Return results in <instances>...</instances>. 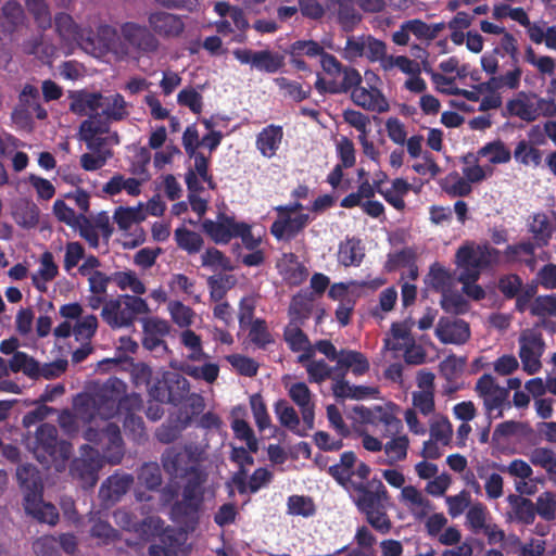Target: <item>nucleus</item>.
Listing matches in <instances>:
<instances>
[{
  "instance_id": "obj_1",
  "label": "nucleus",
  "mask_w": 556,
  "mask_h": 556,
  "mask_svg": "<svg viewBox=\"0 0 556 556\" xmlns=\"http://www.w3.org/2000/svg\"><path fill=\"white\" fill-rule=\"evenodd\" d=\"M371 469L358 462L353 451H345L340 460L328 468L332 479L350 493L358 511L366 517V521L379 533L387 534L392 522L387 514L389 493L382 481L378 478L369 479Z\"/></svg>"
},
{
  "instance_id": "obj_2",
  "label": "nucleus",
  "mask_w": 556,
  "mask_h": 556,
  "mask_svg": "<svg viewBox=\"0 0 556 556\" xmlns=\"http://www.w3.org/2000/svg\"><path fill=\"white\" fill-rule=\"evenodd\" d=\"M70 110L87 119L105 123L118 122L128 115L127 103L121 93L103 96L100 92L80 91L72 97Z\"/></svg>"
},
{
  "instance_id": "obj_3",
  "label": "nucleus",
  "mask_w": 556,
  "mask_h": 556,
  "mask_svg": "<svg viewBox=\"0 0 556 556\" xmlns=\"http://www.w3.org/2000/svg\"><path fill=\"white\" fill-rule=\"evenodd\" d=\"M27 450L42 465L49 467L56 462L64 463L72 453L71 443L59 438L54 425L40 424L33 434L25 438Z\"/></svg>"
},
{
  "instance_id": "obj_4",
  "label": "nucleus",
  "mask_w": 556,
  "mask_h": 556,
  "mask_svg": "<svg viewBox=\"0 0 556 556\" xmlns=\"http://www.w3.org/2000/svg\"><path fill=\"white\" fill-rule=\"evenodd\" d=\"M125 384L114 379L104 383L93 395L80 396L76 403L80 419L90 422L96 416L110 419L121 412V391Z\"/></svg>"
},
{
  "instance_id": "obj_5",
  "label": "nucleus",
  "mask_w": 556,
  "mask_h": 556,
  "mask_svg": "<svg viewBox=\"0 0 556 556\" xmlns=\"http://www.w3.org/2000/svg\"><path fill=\"white\" fill-rule=\"evenodd\" d=\"M161 465L163 470L173 478L206 482L207 473L190 445H174L165 448L161 455Z\"/></svg>"
},
{
  "instance_id": "obj_6",
  "label": "nucleus",
  "mask_w": 556,
  "mask_h": 556,
  "mask_svg": "<svg viewBox=\"0 0 556 556\" xmlns=\"http://www.w3.org/2000/svg\"><path fill=\"white\" fill-rule=\"evenodd\" d=\"M149 313V305L141 296L118 294L104 303L100 315L110 328L121 329L132 327L140 315Z\"/></svg>"
},
{
  "instance_id": "obj_7",
  "label": "nucleus",
  "mask_w": 556,
  "mask_h": 556,
  "mask_svg": "<svg viewBox=\"0 0 556 556\" xmlns=\"http://www.w3.org/2000/svg\"><path fill=\"white\" fill-rule=\"evenodd\" d=\"M204 484L205 482L192 480L185 482L181 500L176 501L170 509L172 517L176 522L186 526H194L199 522V514L204 503Z\"/></svg>"
},
{
  "instance_id": "obj_8",
  "label": "nucleus",
  "mask_w": 556,
  "mask_h": 556,
  "mask_svg": "<svg viewBox=\"0 0 556 556\" xmlns=\"http://www.w3.org/2000/svg\"><path fill=\"white\" fill-rule=\"evenodd\" d=\"M108 463L104 453L84 444L79 448V456L74 458L70 465V473L73 479L80 482L83 488H92L99 480V471Z\"/></svg>"
},
{
  "instance_id": "obj_9",
  "label": "nucleus",
  "mask_w": 556,
  "mask_h": 556,
  "mask_svg": "<svg viewBox=\"0 0 556 556\" xmlns=\"http://www.w3.org/2000/svg\"><path fill=\"white\" fill-rule=\"evenodd\" d=\"M84 439L101 446L104 458L110 465H118L125 454L124 441L119 427L109 422L103 429L89 427L84 432Z\"/></svg>"
},
{
  "instance_id": "obj_10",
  "label": "nucleus",
  "mask_w": 556,
  "mask_h": 556,
  "mask_svg": "<svg viewBox=\"0 0 556 556\" xmlns=\"http://www.w3.org/2000/svg\"><path fill=\"white\" fill-rule=\"evenodd\" d=\"M312 305L301 294L293 296L289 313L290 324L283 330V339L292 352H300L311 344L308 337L300 328L309 317Z\"/></svg>"
},
{
  "instance_id": "obj_11",
  "label": "nucleus",
  "mask_w": 556,
  "mask_h": 556,
  "mask_svg": "<svg viewBox=\"0 0 556 556\" xmlns=\"http://www.w3.org/2000/svg\"><path fill=\"white\" fill-rule=\"evenodd\" d=\"M479 397L483 400V405L489 419L502 418L504 406L509 407V390L500 387L492 375H482L475 387Z\"/></svg>"
},
{
  "instance_id": "obj_12",
  "label": "nucleus",
  "mask_w": 556,
  "mask_h": 556,
  "mask_svg": "<svg viewBox=\"0 0 556 556\" xmlns=\"http://www.w3.org/2000/svg\"><path fill=\"white\" fill-rule=\"evenodd\" d=\"M396 408L397 406L393 403L386 406L376 405L371 408L364 405H356L353 407V413L361 422L374 426L381 424L386 427V431L389 434L394 435L403 428L402 420L395 415Z\"/></svg>"
},
{
  "instance_id": "obj_13",
  "label": "nucleus",
  "mask_w": 556,
  "mask_h": 556,
  "mask_svg": "<svg viewBox=\"0 0 556 556\" xmlns=\"http://www.w3.org/2000/svg\"><path fill=\"white\" fill-rule=\"evenodd\" d=\"M232 54L241 64H249L260 72L273 74L283 66V58L269 50L253 51L238 48L233 50Z\"/></svg>"
},
{
  "instance_id": "obj_14",
  "label": "nucleus",
  "mask_w": 556,
  "mask_h": 556,
  "mask_svg": "<svg viewBox=\"0 0 556 556\" xmlns=\"http://www.w3.org/2000/svg\"><path fill=\"white\" fill-rule=\"evenodd\" d=\"M121 30L124 40L136 51L150 54L159 50L160 42L148 27L127 22L122 26Z\"/></svg>"
},
{
  "instance_id": "obj_15",
  "label": "nucleus",
  "mask_w": 556,
  "mask_h": 556,
  "mask_svg": "<svg viewBox=\"0 0 556 556\" xmlns=\"http://www.w3.org/2000/svg\"><path fill=\"white\" fill-rule=\"evenodd\" d=\"M311 222L308 214L300 213L295 216L277 213V218L270 226V233L278 241L290 242L301 233Z\"/></svg>"
},
{
  "instance_id": "obj_16",
  "label": "nucleus",
  "mask_w": 556,
  "mask_h": 556,
  "mask_svg": "<svg viewBox=\"0 0 556 556\" xmlns=\"http://www.w3.org/2000/svg\"><path fill=\"white\" fill-rule=\"evenodd\" d=\"M27 15L17 0H7L0 8V36L12 37L26 25Z\"/></svg>"
},
{
  "instance_id": "obj_17",
  "label": "nucleus",
  "mask_w": 556,
  "mask_h": 556,
  "mask_svg": "<svg viewBox=\"0 0 556 556\" xmlns=\"http://www.w3.org/2000/svg\"><path fill=\"white\" fill-rule=\"evenodd\" d=\"M519 357L523 365V370L529 375H534L541 368L540 357L544 351V341L541 334L531 333L520 337Z\"/></svg>"
},
{
  "instance_id": "obj_18",
  "label": "nucleus",
  "mask_w": 556,
  "mask_h": 556,
  "mask_svg": "<svg viewBox=\"0 0 556 556\" xmlns=\"http://www.w3.org/2000/svg\"><path fill=\"white\" fill-rule=\"evenodd\" d=\"M435 336L444 344H464L470 338L469 324L463 319L441 317L435 327Z\"/></svg>"
},
{
  "instance_id": "obj_19",
  "label": "nucleus",
  "mask_w": 556,
  "mask_h": 556,
  "mask_svg": "<svg viewBox=\"0 0 556 556\" xmlns=\"http://www.w3.org/2000/svg\"><path fill=\"white\" fill-rule=\"evenodd\" d=\"M240 222L224 213L218 215V220L205 219L202 223V230L217 244H226L236 238Z\"/></svg>"
},
{
  "instance_id": "obj_20",
  "label": "nucleus",
  "mask_w": 556,
  "mask_h": 556,
  "mask_svg": "<svg viewBox=\"0 0 556 556\" xmlns=\"http://www.w3.org/2000/svg\"><path fill=\"white\" fill-rule=\"evenodd\" d=\"M455 264L460 269L458 277L479 279L482 268L475 242L460 245L455 253Z\"/></svg>"
},
{
  "instance_id": "obj_21",
  "label": "nucleus",
  "mask_w": 556,
  "mask_h": 556,
  "mask_svg": "<svg viewBox=\"0 0 556 556\" xmlns=\"http://www.w3.org/2000/svg\"><path fill=\"white\" fill-rule=\"evenodd\" d=\"M148 22L153 31L164 38H177L185 30V23L180 16L168 12H153Z\"/></svg>"
},
{
  "instance_id": "obj_22",
  "label": "nucleus",
  "mask_w": 556,
  "mask_h": 556,
  "mask_svg": "<svg viewBox=\"0 0 556 556\" xmlns=\"http://www.w3.org/2000/svg\"><path fill=\"white\" fill-rule=\"evenodd\" d=\"M142 345L149 351L160 346L166 348L164 338L169 334L170 325L167 320L159 317H146L142 319Z\"/></svg>"
},
{
  "instance_id": "obj_23",
  "label": "nucleus",
  "mask_w": 556,
  "mask_h": 556,
  "mask_svg": "<svg viewBox=\"0 0 556 556\" xmlns=\"http://www.w3.org/2000/svg\"><path fill=\"white\" fill-rule=\"evenodd\" d=\"M351 99L354 104L370 112L384 113L390 109L389 102L381 90L374 85H370L369 89L362 86L354 88Z\"/></svg>"
},
{
  "instance_id": "obj_24",
  "label": "nucleus",
  "mask_w": 556,
  "mask_h": 556,
  "mask_svg": "<svg viewBox=\"0 0 556 556\" xmlns=\"http://www.w3.org/2000/svg\"><path fill=\"white\" fill-rule=\"evenodd\" d=\"M132 483L134 477L130 473H114L103 481L99 496L106 504H115L129 491Z\"/></svg>"
},
{
  "instance_id": "obj_25",
  "label": "nucleus",
  "mask_w": 556,
  "mask_h": 556,
  "mask_svg": "<svg viewBox=\"0 0 556 556\" xmlns=\"http://www.w3.org/2000/svg\"><path fill=\"white\" fill-rule=\"evenodd\" d=\"M328 10L336 15L342 30L352 31L362 21V15L355 8L354 0H327Z\"/></svg>"
},
{
  "instance_id": "obj_26",
  "label": "nucleus",
  "mask_w": 556,
  "mask_h": 556,
  "mask_svg": "<svg viewBox=\"0 0 556 556\" xmlns=\"http://www.w3.org/2000/svg\"><path fill=\"white\" fill-rule=\"evenodd\" d=\"M110 130L105 123L85 119L79 126V134L81 140L85 141L87 148L93 153H103V147L106 143V138L102 137Z\"/></svg>"
},
{
  "instance_id": "obj_27",
  "label": "nucleus",
  "mask_w": 556,
  "mask_h": 556,
  "mask_svg": "<svg viewBox=\"0 0 556 556\" xmlns=\"http://www.w3.org/2000/svg\"><path fill=\"white\" fill-rule=\"evenodd\" d=\"M27 515L31 516L38 522L54 526L58 523L60 515L56 507L51 503L42 501V493L34 497L26 498L23 503Z\"/></svg>"
},
{
  "instance_id": "obj_28",
  "label": "nucleus",
  "mask_w": 556,
  "mask_h": 556,
  "mask_svg": "<svg viewBox=\"0 0 556 556\" xmlns=\"http://www.w3.org/2000/svg\"><path fill=\"white\" fill-rule=\"evenodd\" d=\"M535 93L518 92L516 98L506 103V110L510 116H516L521 121L531 123L538 119V111L535 110Z\"/></svg>"
},
{
  "instance_id": "obj_29",
  "label": "nucleus",
  "mask_w": 556,
  "mask_h": 556,
  "mask_svg": "<svg viewBox=\"0 0 556 556\" xmlns=\"http://www.w3.org/2000/svg\"><path fill=\"white\" fill-rule=\"evenodd\" d=\"M349 369L355 376H362L369 370V362L367 357L357 351L341 350L334 370L338 377H345Z\"/></svg>"
},
{
  "instance_id": "obj_30",
  "label": "nucleus",
  "mask_w": 556,
  "mask_h": 556,
  "mask_svg": "<svg viewBox=\"0 0 556 556\" xmlns=\"http://www.w3.org/2000/svg\"><path fill=\"white\" fill-rule=\"evenodd\" d=\"M16 479L21 489L25 492L24 501L40 495L43 490L42 479L39 470L31 464H22L16 469Z\"/></svg>"
},
{
  "instance_id": "obj_31",
  "label": "nucleus",
  "mask_w": 556,
  "mask_h": 556,
  "mask_svg": "<svg viewBox=\"0 0 556 556\" xmlns=\"http://www.w3.org/2000/svg\"><path fill=\"white\" fill-rule=\"evenodd\" d=\"M283 138V129L279 125L270 124L264 127L256 136V148L267 159L276 155Z\"/></svg>"
},
{
  "instance_id": "obj_32",
  "label": "nucleus",
  "mask_w": 556,
  "mask_h": 556,
  "mask_svg": "<svg viewBox=\"0 0 556 556\" xmlns=\"http://www.w3.org/2000/svg\"><path fill=\"white\" fill-rule=\"evenodd\" d=\"M59 274V267L54 262L53 254L46 251L40 257V267L37 274L31 276L34 287L40 291H47V282L52 281Z\"/></svg>"
},
{
  "instance_id": "obj_33",
  "label": "nucleus",
  "mask_w": 556,
  "mask_h": 556,
  "mask_svg": "<svg viewBox=\"0 0 556 556\" xmlns=\"http://www.w3.org/2000/svg\"><path fill=\"white\" fill-rule=\"evenodd\" d=\"M364 256V248L359 239H346L339 245L338 261L345 267L359 266Z\"/></svg>"
},
{
  "instance_id": "obj_34",
  "label": "nucleus",
  "mask_w": 556,
  "mask_h": 556,
  "mask_svg": "<svg viewBox=\"0 0 556 556\" xmlns=\"http://www.w3.org/2000/svg\"><path fill=\"white\" fill-rule=\"evenodd\" d=\"M191 425L189 416L177 417L169 419L167 422L161 425L155 431V438L163 444H170L176 441L181 432Z\"/></svg>"
},
{
  "instance_id": "obj_35",
  "label": "nucleus",
  "mask_w": 556,
  "mask_h": 556,
  "mask_svg": "<svg viewBox=\"0 0 556 556\" xmlns=\"http://www.w3.org/2000/svg\"><path fill=\"white\" fill-rule=\"evenodd\" d=\"M526 428V424L515 420H507L498 424L492 434V446L500 452H504L507 447L505 440L507 438L523 433Z\"/></svg>"
},
{
  "instance_id": "obj_36",
  "label": "nucleus",
  "mask_w": 556,
  "mask_h": 556,
  "mask_svg": "<svg viewBox=\"0 0 556 556\" xmlns=\"http://www.w3.org/2000/svg\"><path fill=\"white\" fill-rule=\"evenodd\" d=\"M8 374L23 372L30 379H38L39 363L25 352H15L7 362Z\"/></svg>"
},
{
  "instance_id": "obj_37",
  "label": "nucleus",
  "mask_w": 556,
  "mask_h": 556,
  "mask_svg": "<svg viewBox=\"0 0 556 556\" xmlns=\"http://www.w3.org/2000/svg\"><path fill=\"white\" fill-rule=\"evenodd\" d=\"M507 501L514 511L517 521L523 525H532L535 519V504L521 495L509 494Z\"/></svg>"
},
{
  "instance_id": "obj_38",
  "label": "nucleus",
  "mask_w": 556,
  "mask_h": 556,
  "mask_svg": "<svg viewBox=\"0 0 556 556\" xmlns=\"http://www.w3.org/2000/svg\"><path fill=\"white\" fill-rule=\"evenodd\" d=\"M90 522L89 534L98 541V545H110L121 539L119 531L113 528L109 521L91 517Z\"/></svg>"
},
{
  "instance_id": "obj_39",
  "label": "nucleus",
  "mask_w": 556,
  "mask_h": 556,
  "mask_svg": "<svg viewBox=\"0 0 556 556\" xmlns=\"http://www.w3.org/2000/svg\"><path fill=\"white\" fill-rule=\"evenodd\" d=\"M528 230L533 236L535 248H543L547 245L553 233L552 225L544 213H536L532 216V222L529 223Z\"/></svg>"
},
{
  "instance_id": "obj_40",
  "label": "nucleus",
  "mask_w": 556,
  "mask_h": 556,
  "mask_svg": "<svg viewBox=\"0 0 556 556\" xmlns=\"http://www.w3.org/2000/svg\"><path fill=\"white\" fill-rule=\"evenodd\" d=\"M275 413L280 424L299 437H306V430H301L300 419L295 409L286 400H279L275 404Z\"/></svg>"
},
{
  "instance_id": "obj_41",
  "label": "nucleus",
  "mask_w": 556,
  "mask_h": 556,
  "mask_svg": "<svg viewBox=\"0 0 556 556\" xmlns=\"http://www.w3.org/2000/svg\"><path fill=\"white\" fill-rule=\"evenodd\" d=\"M146 216L142 204L134 207L118 206L113 214V220L121 230H128L134 224L144 220Z\"/></svg>"
},
{
  "instance_id": "obj_42",
  "label": "nucleus",
  "mask_w": 556,
  "mask_h": 556,
  "mask_svg": "<svg viewBox=\"0 0 556 556\" xmlns=\"http://www.w3.org/2000/svg\"><path fill=\"white\" fill-rule=\"evenodd\" d=\"M170 384L168 386L166 403L175 406L179 405L189 394V381L177 372L167 371Z\"/></svg>"
},
{
  "instance_id": "obj_43",
  "label": "nucleus",
  "mask_w": 556,
  "mask_h": 556,
  "mask_svg": "<svg viewBox=\"0 0 556 556\" xmlns=\"http://www.w3.org/2000/svg\"><path fill=\"white\" fill-rule=\"evenodd\" d=\"M25 7L41 31L52 26V15L46 0H25Z\"/></svg>"
},
{
  "instance_id": "obj_44",
  "label": "nucleus",
  "mask_w": 556,
  "mask_h": 556,
  "mask_svg": "<svg viewBox=\"0 0 556 556\" xmlns=\"http://www.w3.org/2000/svg\"><path fill=\"white\" fill-rule=\"evenodd\" d=\"M174 238L178 248L188 254H197L203 247L201 235L186 227H178L174 232Z\"/></svg>"
},
{
  "instance_id": "obj_45",
  "label": "nucleus",
  "mask_w": 556,
  "mask_h": 556,
  "mask_svg": "<svg viewBox=\"0 0 556 556\" xmlns=\"http://www.w3.org/2000/svg\"><path fill=\"white\" fill-rule=\"evenodd\" d=\"M111 278L122 291L130 290L132 295L139 296L147 291L144 283L132 270L115 271L111 274Z\"/></svg>"
},
{
  "instance_id": "obj_46",
  "label": "nucleus",
  "mask_w": 556,
  "mask_h": 556,
  "mask_svg": "<svg viewBox=\"0 0 556 556\" xmlns=\"http://www.w3.org/2000/svg\"><path fill=\"white\" fill-rule=\"evenodd\" d=\"M138 480L150 491H157L163 482L161 468L157 463L150 462L141 466Z\"/></svg>"
},
{
  "instance_id": "obj_47",
  "label": "nucleus",
  "mask_w": 556,
  "mask_h": 556,
  "mask_svg": "<svg viewBox=\"0 0 556 556\" xmlns=\"http://www.w3.org/2000/svg\"><path fill=\"white\" fill-rule=\"evenodd\" d=\"M478 155L488 157L492 164L507 163L511 159L510 150L501 140L486 143L479 149Z\"/></svg>"
},
{
  "instance_id": "obj_48",
  "label": "nucleus",
  "mask_w": 556,
  "mask_h": 556,
  "mask_svg": "<svg viewBox=\"0 0 556 556\" xmlns=\"http://www.w3.org/2000/svg\"><path fill=\"white\" fill-rule=\"evenodd\" d=\"M376 192V185L374 182L370 184L368 179H365L359 184L356 192H352L341 200L340 205L344 208L356 207L358 204L364 202L363 199H372Z\"/></svg>"
},
{
  "instance_id": "obj_49",
  "label": "nucleus",
  "mask_w": 556,
  "mask_h": 556,
  "mask_svg": "<svg viewBox=\"0 0 556 556\" xmlns=\"http://www.w3.org/2000/svg\"><path fill=\"white\" fill-rule=\"evenodd\" d=\"M236 283L232 275H217L207 278V286L210 288V296L214 302L222 301L227 291Z\"/></svg>"
},
{
  "instance_id": "obj_50",
  "label": "nucleus",
  "mask_w": 556,
  "mask_h": 556,
  "mask_svg": "<svg viewBox=\"0 0 556 556\" xmlns=\"http://www.w3.org/2000/svg\"><path fill=\"white\" fill-rule=\"evenodd\" d=\"M250 341L258 349L265 350L267 345L274 343V338L268 330L265 319L256 318L249 330Z\"/></svg>"
},
{
  "instance_id": "obj_51",
  "label": "nucleus",
  "mask_w": 556,
  "mask_h": 556,
  "mask_svg": "<svg viewBox=\"0 0 556 556\" xmlns=\"http://www.w3.org/2000/svg\"><path fill=\"white\" fill-rule=\"evenodd\" d=\"M275 83L281 90H285L286 96L295 102H302L311 97L312 87L309 85L304 88L300 83L286 77H277Z\"/></svg>"
},
{
  "instance_id": "obj_52",
  "label": "nucleus",
  "mask_w": 556,
  "mask_h": 556,
  "mask_svg": "<svg viewBox=\"0 0 556 556\" xmlns=\"http://www.w3.org/2000/svg\"><path fill=\"white\" fill-rule=\"evenodd\" d=\"M401 495L404 501L408 502L412 505V509L420 508L421 511L416 515L419 517L426 516L431 509V502L424 497L421 492L413 485H406L402 488Z\"/></svg>"
},
{
  "instance_id": "obj_53",
  "label": "nucleus",
  "mask_w": 556,
  "mask_h": 556,
  "mask_svg": "<svg viewBox=\"0 0 556 556\" xmlns=\"http://www.w3.org/2000/svg\"><path fill=\"white\" fill-rule=\"evenodd\" d=\"M529 458L532 465L542 467L549 475H556V457L553 450L548 447H535L530 453Z\"/></svg>"
},
{
  "instance_id": "obj_54",
  "label": "nucleus",
  "mask_w": 556,
  "mask_h": 556,
  "mask_svg": "<svg viewBox=\"0 0 556 556\" xmlns=\"http://www.w3.org/2000/svg\"><path fill=\"white\" fill-rule=\"evenodd\" d=\"M288 513L293 516L311 517L316 508L311 497L303 495H291L287 502Z\"/></svg>"
},
{
  "instance_id": "obj_55",
  "label": "nucleus",
  "mask_w": 556,
  "mask_h": 556,
  "mask_svg": "<svg viewBox=\"0 0 556 556\" xmlns=\"http://www.w3.org/2000/svg\"><path fill=\"white\" fill-rule=\"evenodd\" d=\"M250 406L258 430L263 431L268 428L270 426V417L264 399L260 393L250 396Z\"/></svg>"
},
{
  "instance_id": "obj_56",
  "label": "nucleus",
  "mask_w": 556,
  "mask_h": 556,
  "mask_svg": "<svg viewBox=\"0 0 556 556\" xmlns=\"http://www.w3.org/2000/svg\"><path fill=\"white\" fill-rule=\"evenodd\" d=\"M409 441L407 435H399L387 442L384 453L390 457V464L404 460L407 456Z\"/></svg>"
},
{
  "instance_id": "obj_57",
  "label": "nucleus",
  "mask_w": 556,
  "mask_h": 556,
  "mask_svg": "<svg viewBox=\"0 0 556 556\" xmlns=\"http://www.w3.org/2000/svg\"><path fill=\"white\" fill-rule=\"evenodd\" d=\"M514 156L516 161L523 165L533 164L534 166H539L542 161V153L539 149L529 146L526 140H521L518 142Z\"/></svg>"
},
{
  "instance_id": "obj_58",
  "label": "nucleus",
  "mask_w": 556,
  "mask_h": 556,
  "mask_svg": "<svg viewBox=\"0 0 556 556\" xmlns=\"http://www.w3.org/2000/svg\"><path fill=\"white\" fill-rule=\"evenodd\" d=\"M311 382L320 383L336 375L334 366H329L324 359L308 362L305 365Z\"/></svg>"
},
{
  "instance_id": "obj_59",
  "label": "nucleus",
  "mask_w": 556,
  "mask_h": 556,
  "mask_svg": "<svg viewBox=\"0 0 556 556\" xmlns=\"http://www.w3.org/2000/svg\"><path fill=\"white\" fill-rule=\"evenodd\" d=\"M536 514L546 521L554 520L556 517V494L547 491L539 495L535 504Z\"/></svg>"
},
{
  "instance_id": "obj_60",
  "label": "nucleus",
  "mask_w": 556,
  "mask_h": 556,
  "mask_svg": "<svg viewBox=\"0 0 556 556\" xmlns=\"http://www.w3.org/2000/svg\"><path fill=\"white\" fill-rule=\"evenodd\" d=\"M441 307L446 312L455 315L464 314L468 311V302L458 292H443L441 299Z\"/></svg>"
},
{
  "instance_id": "obj_61",
  "label": "nucleus",
  "mask_w": 556,
  "mask_h": 556,
  "mask_svg": "<svg viewBox=\"0 0 556 556\" xmlns=\"http://www.w3.org/2000/svg\"><path fill=\"white\" fill-rule=\"evenodd\" d=\"M227 359L241 376L251 378L257 375L260 365L253 358L241 354H233L229 355Z\"/></svg>"
},
{
  "instance_id": "obj_62",
  "label": "nucleus",
  "mask_w": 556,
  "mask_h": 556,
  "mask_svg": "<svg viewBox=\"0 0 556 556\" xmlns=\"http://www.w3.org/2000/svg\"><path fill=\"white\" fill-rule=\"evenodd\" d=\"M179 105L187 106L192 113L200 114L203 109V97L193 88H185L177 94Z\"/></svg>"
},
{
  "instance_id": "obj_63",
  "label": "nucleus",
  "mask_w": 556,
  "mask_h": 556,
  "mask_svg": "<svg viewBox=\"0 0 556 556\" xmlns=\"http://www.w3.org/2000/svg\"><path fill=\"white\" fill-rule=\"evenodd\" d=\"M168 309L173 321L177 326L184 328L189 327L192 324L194 312L191 307L182 304L179 301H175L169 304Z\"/></svg>"
},
{
  "instance_id": "obj_64",
  "label": "nucleus",
  "mask_w": 556,
  "mask_h": 556,
  "mask_svg": "<svg viewBox=\"0 0 556 556\" xmlns=\"http://www.w3.org/2000/svg\"><path fill=\"white\" fill-rule=\"evenodd\" d=\"M33 549L37 556H60L56 536L43 535L33 543Z\"/></svg>"
}]
</instances>
